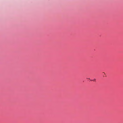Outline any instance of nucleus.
Instances as JSON below:
<instances>
[{
	"label": "nucleus",
	"mask_w": 123,
	"mask_h": 123,
	"mask_svg": "<svg viewBox=\"0 0 123 123\" xmlns=\"http://www.w3.org/2000/svg\"><path fill=\"white\" fill-rule=\"evenodd\" d=\"M93 80V81H95L96 80V79H94V80Z\"/></svg>",
	"instance_id": "obj_1"
}]
</instances>
